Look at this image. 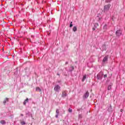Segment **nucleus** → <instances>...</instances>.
Returning <instances> with one entry per match:
<instances>
[{
    "mask_svg": "<svg viewBox=\"0 0 125 125\" xmlns=\"http://www.w3.org/2000/svg\"><path fill=\"white\" fill-rule=\"evenodd\" d=\"M86 79V74L84 75L83 76V78L82 79V82H84V81H85V79Z\"/></svg>",
    "mask_w": 125,
    "mask_h": 125,
    "instance_id": "nucleus-9",
    "label": "nucleus"
},
{
    "mask_svg": "<svg viewBox=\"0 0 125 125\" xmlns=\"http://www.w3.org/2000/svg\"><path fill=\"white\" fill-rule=\"evenodd\" d=\"M9 101V99L6 98L3 101V104H5L6 103V102H8Z\"/></svg>",
    "mask_w": 125,
    "mask_h": 125,
    "instance_id": "nucleus-10",
    "label": "nucleus"
},
{
    "mask_svg": "<svg viewBox=\"0 0 125 125\" xmlns=\"http://www.w3.org/2000/svg\"><path fill=\"white\" fill-rule=\"evenodd\" d=\"M21 125H26V123H25V122H24V121L21 122Z\"/></svg>",
    "mask_w": 125,
    "mask_h": 125,
    "instance_id": "nucleus-20",
    "label": "nucleus"
},
{
    "mask_svg": "<svg viewBox=\"0 0 125 125\" xmlns=\"http://www.w3.org/2000/svg\"><path fill=\"white\" fill-rule=\"evenodd\" d=\"M61 88V87L59 86V85H56L54 87V90L56 91V92H59V91H60Z\"/></svg>",
    "mask_w": 125,
    "mask_h": 125,
    "instance_id": "nucleus-1",
    "label": "nucleus"
},
{
    "mask_svg": "<svg viewBox=\"0 0 125 125\" xmlns=\"http://www.w3.org/2000/svg\"><path fill=\"white\" fill-rule=\"evenodd\" d=\"M57 75L58 76H60V74H59V73H57Z\"/></svg>",
    "mask_w": 125,
    "mask_h": 125,
    "instance_id": "nucleus-28",
    "label": "nucleus"
},
{
    "mask_svg": "<svg viewBox=\"0 0 125 125\" xmlns=\"http://www.w3.org/2000/svg\"><path fill=\"white\" fill-rule=\"evenodd\" d=\"M78 30V28H77L76 26L73 27V31L74 32H77V30Z\"/></svg>",
    "mask_w": 125,
    "mask_h": 125,
    "instance_id": "nucleus-13",
    "label": "nucleus"
},
{
    "mask_svg": "<svg viewBox=\"0 0 125 125\" xmlns=\"http://www.w3.org/2000/svg\"><path fill=\"white\" fill-rule=\"evenodd\" d=\"M108 59H109V56H106L104 57V58L103 60V63H106V62H108Z\"/></svg>",
    "mask_w": 125,
    "mask_h": 125,
    "instance_id": "nucleus-5",
    "label": "nucleus"
},
{
    "mask_svg": "<svg viewBox=\"0 0 125 125\" xmlns=\"http://www.w3.org/2000/svg\"><path fill=\"white\" fill-rule=\"evenodd\" d=\"M103 29H104V30H107V24H105L104 25V26L103 27Z\"/></svg>",
    "mask_w": 125,
    "mask_h": 125,
    "instance_id": "nucleus-15",
    "label": "nucleus"
},
{
    "mask_svg": "<svg viewBox=\"0 0 125 125\" xmlns=\"http://www.w3.org/2000/svg\"><path fill=\"white\" fill-rule=\"evenodd\" d=\"M78 117H79V119H82L83 118V115L82 114H79Z\"/></svg>",
    "mask_w": 125,
    "mask_h": 125,
    "instance_id": "nucleus-18",
    "label": "nucleus"
},
{
    "mask_svg": "<svg viewBox=\"0 0 125 125\" xmlns=\"http://www.w3.org/2000/svg\"><path fill=\"white\" fill-rule=\"evenodd\" d=\"M0 123L1 125H5V121L4 120H1Z\"/></svg>",
    "mask_w": 125,
    "mask_h": 125,
    "instance_id": "nucleus-14",
    "label": "nucleus"
},
{
    "mask_svg": "<svg viewBox=\"0 0 125 125\" xmlns=\"http://www.w3.org/2000/svg\"><path fill=\"white\" fill-rule=\"evenodd\" d=\"M56 115L55 117H56V118H58V116H59V113H60L59 109H57L56 111Z\"/></svg>",
    "mask_w": 125,
    "mask_h": 125,
    "instance_id": "nucleus-8",
    "label": "nucleus"
},
{
    "mask_svg": "<svg viewBox=\"0 0 125 125\" xmlns=\"http://www.w3.org/2000/svg\"><path fill=\"white\" fill-rule=\"evenodd\" d=\"M97 26H98V23L97 24Z\"/></svg>",
    "mask_w": 125,
    "mask_h": 125,
    "instance_id": "nucleus-30",
    "label": "nucleus"
},
{
    "mask_svg": "<svg viewBox=\"0 0 125 125\" xmlns=\"http://www.w3.org/2000/svg\"><path fill=\"white\" fill-rule=\"evenodd\" d=\"M21 117H23V116H24V115H23L22 114H21Z\"/></svg>",
    "mask_w": 125,
    "mask_h": 125,
    "instance_id": "nucleus-26",
    "label": "nucleus"
},
{
    "mask_svg": "<svg viewBox=\"0 0 125 125\" xmlns=\"http://www.w3.org/2000/svg\"><path fill=\"white\" fill-rule=\"evenodd\" d=\"M104 78H107V74H105L104 76Z\"/></svg>",
    "mask_w": 125,
    "mask_h": 125,
    "instance_id": "nucleus-23",
    "label": "nucleus"
},
{
    "mask_svg": "<svg viewBox=\"0 0 125 125\" xmlns=\"http://www.w3.org/2000/svg\"><path fill=\"white\" fill-rule=\"evenodd\" d=\"M67 96V91H63L62 92V97H66Z\"/></svg>",
    "mask_w": 125,
    "mask_h": 125,
    "instance_id": "nucleus-7",
    "label": "nucleus"
},
{
    "mask_svg": "<svg viewBox=\"0 0 125 125\" xmlns=\"http://www.w3.org/2000/svg\"><path fill=\"white\" fill-rule=\"evenodd\" d=\"M70 68H71V70H70V71L71 72H72V71H73V70H74V66H71Z\"/></svg>",
    "mask_w": 125,
    "mask_h": 125,
    "instance_id": "nucleus-22",
    "label": "nucleus"
},
{
    "mask_svg": "<svg viewBox=\"0 0 125 125\" xmlns=\"http://www.w3.org/2000/svg\"><path fill=\"white\" fill-rule=\"evenodd\" d=\"M122 33H123V31L121 29L117 30L116 32V35L117 37H120V36H122Z\"/></svg>",
    "mask_w": 125,
    "mask_h": 125,
    "instance_id": "nucleus-3",
    "label": "nucleus"
},
{
    "mask_svg": "<svg viewBox=\"0 0 125 125\" xmlns=\"http://www.w3.org/2000/svg\"><path fill=\"white\" fill-rule=\"evenodd\" d=\"M36 91H39V92H41V91H42V90L40 88H39V87H37Z\"/></svg>",
    "mask_w": 125,
    "mask_h": 125,
    "instance_id": "nucleus-12",
    "label": "nucleus"
},
{
    "mask_svg": "<svg viewBox=\"0 0 125 125\" xmlns=\"http://www.w3.org/2000/svg\"><path fill=\"white\" fill-rule=\"evenodd\" d=\"M77 111H80V109H78Z\"/></svg>",
    "mask_w": 125,
    "mask_h": 125,
    "instance_id": "nucleus-29",
    "label": "nucleus"
},
{
    "mask_svg": "<svg viewBox=\"0 0 125 125\" xmlns=\"http://www.w3.org/2000/svg\"><path fill=\"white\" fill-rule=\"evenodd\" d=\"M68 63L69 62H65V65H68Z\"/></svg>",
    "mask_w": 125,
    "mask_h": 125,
    "instance_id": "nucleus-24",
    "label": "nucleus"
},
{
    "mask_svg": "<svg viewBox=\"0 0 125 125\" xmlns=\"http://www.w3.org/2000/svg\"><path fill=\"white\" fill-rule=\"evenodd\" d=\"M69 27H70V28H72V27H73V21H71L70 22V24L69 25Z\"/></svg>",
    "mask_w": 125,
    "mask_h": 125,
    "instance_id": "nucleus-17",
    "label": "nucleus"
},
{
    "mask_svg": "<svg viewBox=\"0 0 125 125\" xmlns=\"http://www.w3.org/2000/svg\"><path fill=\"white\" fill-rule=\"evenodd\" d=\"M111 88H112V86L110 85H108L107 87V90H110Z\"/></svg>",
    "mask_w": 125,
    "mask_h": 125,
    "instance_id": "nucleus-16",
    "label": "nucleus"
},
{
    "mask_svg": "<svg viewBox=\"0 0 125 125\" xmlns=\"http://www.w3.org/2000/svg\"><path fill=\"white\" fill-rule=\"evenodd\" d=\"M111 1L112 0H105V2L107 3H109V2H111Z\"/></svg>",
    "mask_w": 125,
    "mask_h": 125,
    "instance_id": "nucleus-19",
    "label": "nucleus"
},
{
    "mask_svg": "<svg viewBox=\"0 0 125 125\" xmlns=\"http://www.w3.org/2000/svg\"><path fill=\"white\" fill-rule=\"evenodd\" d=\"M89 96V92L88 91H87L86 93H85L83 96V99H86Z\"/></svg>",
    "mask_w": 125,
    "mask_h": 125,
    "instance_id": "nucleus-6",
    "label": "nucleus"
},
{
    "mask_svg": "<svg viewBox=\"0 0 125 125\" xmlns=\"http://www.w3.org/2000/svg\"><path fill=\"white\" fill-rule=\"evenodd\" d=\"M97 78L98 80H102V78H103V73L102 72H100L97 75Z\"/></svg>",
    "mask_w": 125,
    "mask_h": 125,
    "instance_id": "nucleus-4",
    "label": "nucleus"
},
{
    "mask_svg": "<svg viewBox=\"0 0 125 125\" xmlns=\"http://www.w3.org/2000/svg\"><path fill=\"white\" fill-rule=\"evenodd\" d=\"M29 99L27 98L23 102V105H26L27 104V103L28 102Z\"/></svg>",
    "mask_w": 125,
    "mask_h": 125,
    "instance_id": "nucleus-11",
    "label": "nucleus"
},
{
    "mask_svg": "<svg viewBox=\"0 0 125 125\" xmlns=\"http://www.w3.org/2000/svg\"><path fill=\"white\" fill-rule=\"evenodd\" d=\"M93 31H95V28L93 27Z\"/></svg>",
    "mask_w": 125,
    "mask_h": 125,
    "instance_id": "nucleus-25",
    "label": "nucleus"
},
{
    "mask_svg": "<svg viewBox=\"0 0 125 125\" xmlns=\"http://www.w3.org/2000/svg\"><path fill=\"white\" fill-rule=\"evenodd\" d=\"M124 110L123 109L120 110V112H123Z\"/></svg>",
    "mask_w": 125,
    "mask_h": 125,
    "instance_id": "nucleus-27",
    "label": "nucleus"
},
{
    "mask_svg": "<svg viewBox=\"0 0 125 125\" xmlns=\"http://www.w3.org/2000/svg\"><path fill=\"white\" fill-rule=\"evenodd\" d=\"M68 112H69V113H72L73 112V110L71 108H69Z\"/></svg>",
    "mask_w": 125,
    "mask_h": 125,
    "instance_id": "nucleus-21",
    "label": "nucleus"
},
{
    "mask_svg": "<svg viewBox=\"0 0 125 125\" xmlns=\"http://www.w3.org/2000/svg\"><path fill=\"white\" fill-rule=\"evenodd\" d=\"M110 7H111V4H108L107 5H105L104 8V12L108 11L110 9Z\"/></svg>",
    "mask_w": 125,
    "mask_h": 125,
    "instance_id": "nucleus-2",
    "label": "nucleus"
}]
</instances>
